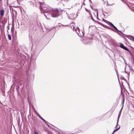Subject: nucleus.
Here are the masks:
<instances>
[{
  "instance_id": "nucleus-4",
  "label": "nucleus",
  "mask_w": 134,
  "mask_h": 134,
  "mask_svg": "<svg viewBox=\"0 0 134 134\" xmlns=\"http://www.w3.org/2000/svg\"><path fill=\"white\" fill-rule=\"evenodd\" d=\"M4 9H2L0 10V15L2 16L4 15Z\"/></svg>"
},
{
  "instance_id": "nucleus-3",
  "label": "nucleus",
  "mask_w": 134,
  "mask_h": 134,
  "mask_svg": "<svg viewBox=\"0 0 134 134\" xmlns=\"http://www.w3.org/2000/svg\"><path fill=\"white\" fill-rule=\"evenodd\" d=\"M109 24H110V25L111 26H112L113 28H114L115 30H116V31H119L117 29V28L115 27L114 25L112 23H111L110 22H109Z\"/></svg>"
},
{
  "instance_id": "nucleus-1",
  "label": "nucleus",
  "mask_w": 134,
  "mask_h": 134,
  "mask_svg": "<svg viewBox=\"0 0 134 134\" xmlns=\"http://www.w3.org/2000/svg\"><path fill=\"white\" fill-rule=\"evenodd\" d=\"M59 11L57 10L54 11L52 13V16L54 17H56L59 15Z\"/></svg>"
},
{
  "instance_id": "nucleus-18",
  "label": "nucleus",
  "mask_w": 134,
  "mask_h": 134,
  "mask_svg": "<svg viewBox=\"0 0 134 134\" xmlns=\"http://www.w3.org/2000/svg\"><path fill=\"white\" fill-rule=\"evenodd\" d=\"M134 129V128H133V129H132V130H133Z\"/></svg>"
},
{
  "instance_id": "nucleus-16",
  "label": "nucleus",
  "mask_w": 134,
  "mask_h": 134,
  "mask_svg": "<svg viewBox=\"0 0 134 134\" xmlns=\"http://www.w3.org/2000/svg\"><path fill=\"white\" fill-rule=\"evenodd\" d=\"M133 40L134 41V37L133 38Z\"/></svg>"
},
{
  "instance_id": "nucleus-10",
  "label": "nucleus",
  "mask_w": 134,
  "mask_h": 134,
  "mask_svg": "<svg viewBox=\"0 0 134 134\" xmlns=\"http://www.w3.org/2000/svg\"><path fill=\"white\" fill-rule=\"evenodd\" d=\"M86 10L87 12L89 13L90 15H91V13L90 12V10H88V9H86Z\"/></svg>"
},
{
  "instance_id": "nucleus-6",
  "label": "nucleus",
  "mask_w": 134,
  "mask_h": 134,
  "mask_svg": "<svg viewBox=\"0 0 134 134\" xmlns=\"http://www.w3.org/2000/svg\"><path fill=\"white\" fill-rule=\"evenodd\" d=\"M120 128V127L119 126V127L118 128H116V129L114 130L113 132L112 133V134H113V133L115 132V131H116L117 130H118Z\"/></svg>"
},
{
  "instance_id": "nucleus-8",
  "label": "nucleus",
  "mask_w": 134,
  "mask_h": 134,
  "mask_svg": "<svg viewBox=\"0 0 134 134\" xmlns=\"http://www.w3.org/2000/svg\"><path fill=\"white\" fill-rule=\"evenodd\" d=\"M121 111H120V114H119V115H118V120H117V121L118 122V121H119V118L120 117V114H121Z\"/></svg>"
},
{
  "instance_id": "nucleus-14",
  "label": "nucleus",
  "mask_w": 134,
  "mask_h": 134,
  "mask_svg": "<svg viewBox=\"0 0 134 134\" xmlns=\"http://www.w3.org/2000/svg\"><path fill=\"white\" fill-rule=\"evenodd\" d=\"M35 134H38L37 132H35Z\"/></svg>"
},
{
  "instance_id": "nucleus-7",
  "label": "nucleus",
  "mask_w": 134,
  "mask_h": 134,
  "mask_svg": "<svg viewBox=\"0 0 134 134\" xmlns=\"http://www.w3.org/2000/svg\"><path fill=\"white\" fill-rule=\"evenodd\" d=\"M8 37L9 40H11V36L9 34H8Z\"/></svg>"
},
{
  "instance_id": "nucleus-15",
  "label": "nucleus",
  "mask_w": 134,
  "mask_h": 134,
  "mask_svg": "<svg viewBox=\"0 0 134 134\" xmlns=\"http://www.w3.org/2000/svg\"><path fill=\"white\" fill-rule=\"evenodd\" d=\"M131 70L132 71V72H134V71L132 69H131Z\"/></svg>"
},
{
  "instance_id": "nucleus-9",
  "label": "nucleus",
  "mask_w": 134,
  "mask_h": 134,
  "mask_svg": "<svg viewBox=\"0 0 134 134\" xmlns=\"http://www.w3.org/2000/svg\"><path fill=\"white\" fill-rule=\"evenodd\" d=\"M40 118L44 122H45V120L43 118H42V117H41V116H40Z\"/></svg>"
},
{
  "instance_id": "nucleus-13",
  "label": "nucleus",
  "mask_w": 134,
  "mask_h": 134,
  "mask_svg": "<svg viewBox=\"0 0 134 134\" xmlns=\"http://www.w3.org/2000/svg\"><path fill=\"white\" fill-rule=\"evenodd\" d=\"M45 122L46 124H47V125H48L47 124V123H46V122H47V121H46V120H45V122Z\"/></svg>"
},
{
  "instance_id": "nucleus-2",
  "label": "nucleus",
  "mask_w": 134,
  "mask_h": 134,
  "mask_svg": "<svg viewBox=\"0 0 134 134\" xmlns=\"http://www.w3.org/2000/svg\"><path fill=\"white\" fill-rule=\"evenodd\" d=\"M120 46L121 48L124 49L130 52V51L129 50V49L127 48H126L125 47L123 44L122 43H120Z\"/></svg>"
},
{
  "instance_id": "nucleus-12",
  "label": "nucleus",
  "mask_w": 134,
  "mask_h": 134,
  "mask_svg": "<svg viewBox=\"0 0 134 134\" xmlns=\"http://www.w3.org/2000/svg\"><path fill=\"white\" fill-rule=\"evenodd\" d=\"M124 100H125V99H124V97H123V103L124 102Z\"/></svg>"
},
{
  "instance_id": "nucleus-5",
  "label": "nucleus",
  "mask_w": 134,
  "mask_h": 134,
  "mask_svg": "<svg viewBox=\"0 0 134 134\" xmlns=\"http://www.w3.org/2000/svg\"><path fill=\"white\" fill-rule=\"evenodd\" d=\"M38 3H39V4L40 5V10H41V11H42L43 9H42V8L41 6V4H42V3H41L40 2H39Z\"/></svg>"
},
{
  "instance_id": "nucleus-17",
  "label": "nucleus",
  "mask_w": 134,
  "mask_h": 134,
  "mask_svg": "<svg viewBox=\"0 0 134 134\" xmlns=\"http://www.w3.org/2000/svg\"><path fill=\"white\" fill-rule=\"evenodd\" d=\"M98 23L99 24H100V23H99V22H98Z\"/></svg>"
},
{
  "instance_id": "nucleus-11",
  "label": "nucleus",
  "mask_w": 134,
  "mask_h": 134,
  "mask_svg": "<svg viewBox=\"0 0 134 134\" xmlns=\"http://www.w3.org/2000/svg\"><path fill=\"white\" fill-rule=\"evenodd\" d=\"M118 121H117V124H116V127H115L116 128H118Z\"/></svg>"
}]
</instances>
